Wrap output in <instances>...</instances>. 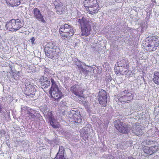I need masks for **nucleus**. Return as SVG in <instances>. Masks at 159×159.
I'll return each mask as SVG.
<instances>
[{
  "label": "nucleus",
  "instance_id": "f257e3e1",
  "mask_svg": "<svg viewBox=\"0 0 159 159\" xmlns=\"http://www.w3.org/2000/svg\"><path fill=\"white\" fill-rule=\"evenodd\" d=\"M46 55L48 57L56 59L60 54V49L53 42H50L44 48Z\"/></svg>",
  "mask_w": 159,
  "mask_h": 159
},
{
  "label": "nucleus",
  "instance_id": "f03ea898",
  "mask_svg": "<svg viewBox=\"0 0 159 159\" xmlns=\"http://www.w3.org/2000/svg\"><path fill=\"white\" fill-rule=\"evenodd\" d=\"M52 86L49 91V93L51 97L52 100L58 101L61 99L62 96V93L59 89L58 83L51 79Z\"/></svg>",
  "mask_w": 159,
  "mask_h": 159
},
{
  "label": "nucleus",
  "instance_id": "7ed1b4c3",
  "mask_svg": "<svg viewBox=\"0 0 159 159\" xmlns=\"http://www.w3.org/2000/svg\"><path fill=\"white\" fill-rule=\"evenodd\" d=\"M78 21L80 25L81 35L85 36L89 35L90 33L91 22L87 20L84 17L79 19Z\"/></svg>",
  "mask_w": 159,
  "mask_h": 159
},
{
  "label": "nucleus",
  "instance_id": "20e7f679",
  "mask_svg": "<svg viewBox=\"0 0 159 159\" xmlns=\"http://www.w3.org/2000/svg\"><path fill=\"white\" fill-rule=\"evenodd\" d=\"M84 4L90 14L93 15L98 12L99 7L97 0H85Z\"/></svg>",
  "mask_w": 159,
  "mask_h": 159
},
{
  "label": "nucleus",
  "instance_id": "39448f33",
  "mask_svg": "<svg viewBox=\"0 0 159 159\" xmlns=\"http://www.w3.org/2000/svg\"><path fill=\"white\" fill-rule=\"evenodd\" d=\"M148 41V42L143 41V46L149 52L155 51L159 45V38L153 36L151 37Z\"/></svg>",
  "mask_w": 159,
  "mask_h": 159
},
{
  "label": "nucleus",
  "instance_id": "423d86ee",
  "mask_svg": "<svg viewBox=\"0 0 159 159\" xmlns=\"http://www.w3.org/2000/svg\"><path fill=\"white\" fill-rule=\"evenodd\" d=\"M23 26V24L19 19H12L7 22L5 27L7 30L11 31H16Z\"/></svg>",
  "mask_w": 159,
  "mask_h": 159
},
{
  "label": "nucleus",
  "instance_id": "0eeeda50",
  "mask_svg": "<svg viewBox=\"0 0 159 159\" xmlns=\"http://www.w3.org/2000/svg\"><path fill=\"white\" fill-rule=\"evenodd\" d=\"M61 36L64 38L72 36L74 34L73 27L67 24L61 25L59 30Z\"/></svg>",
  "mask_w": 159,
  "mask_h": 159
},
{
  "label": "nucleus",
  "instance_id": "6e6552de",
  "mask_svg": "<svg viewBox=\"0 0 159 159\" xmlns=\"http://www.w3.org/2000/svg\"><path fill=\"white\" fill-rule=\"evenodd\" d=\"M115 126L119 132L124 134H127L129 132L130 128L125 124L121 122L119 120L114 122Z\"/></svg>",
  "mask_w": 159,
  "mask_h": 159
},
{
  "label": "nucleus",
  "instance_id": "1a4fd4ad",
  "mask_svg": "<svg viewBox=\"0 0 159 159\" xmlns=\"http://www.w3.org/2000/svg\"><path fill=\"white\" fill-rule=\"evenodd\" d=\"M70 91L75 95L77 96L80 101L84 102L85 101L83 91L82 88L79 86L74 85L71 87L70 88Z\"/></svg>",
  "mask_w": 159,
  "mask_h": 159
},
{
  "label": "nucleus",
  "instance_id": "9d476101",
  "mask_svg": "<svg viewBox=\"0 0 159 159\" xmlns=\"http://www.w3.org/2000/svg\"><path fill=\"white\" fill-rule=\"evenodd\" d=\"M123 96H117L116 98V101H119L120 102L125 103L128 102V101L130 100L132 98L131 93H129L127 90H125L122 93Z\"/></svg>",
  "mask_w": 159,
  "mask_h": 159
},
{
  "label": "nucleus",
  "instance_id": "9b49d317",
  "mask_svg": "<svg viewBox=\"0 0 159 159\" xmlns=\"http://www.w3.org/2000/svg\"><path fill=\"white\" fill-rule=\"evenodd\" d=\"M98 99L99 103L103 106L106 105L107 101V93L105 91L101 90L98 94Z\"/></svg>",
  "mask_w": 159,
  "mask_h": 159
},
{
  "label": "nucleus",
  "instance_id": "f8f14e48",
  "mask_svg": "<svg viewBox=\"0 0 159 159\" xmlns=\"http://www.w3.org/2000/svg\"><path fill=\"white\" fill-rule=\"evenodd\" d=\"M159 149V146L155 145L153 146L148 147L145 146L144 148V153L148 155H151L153 153L156 152Z\"/></svg>",
  "mask_w": 159,
  "mask_h": 159
},
{
  "label": "nucleus",
  "instance_id": "ddd939ff",
  "mask_svg": "<svg viewBox=\"0 0 159 159\" xmlns=\"http://www.w3.org/2000/svg\"><path fill=\"white\" fill-rule=\"evenodd\" d=\"M32 12L33 13L35 17L39 21L43 23H46V22L43 18V16L41 13L40 11L37 8L33 9Z\"/></svg>",
  "mask_w": 159,
  "mask_h": 159
},
{
  "label": "nucleus",
  "instance_id": "4468645a",
  "mask_svg": "<svg viewBox=\"0 0 159 159\" xmlns=\"http://www.w3.org/2000/svg\"><path fill=\"white\" fill-rule=\"evenodd\" d=\"M128 61L125 60H122L120 61V62L118 63V65L119 66H120L121 67L124 68L125 70H124V71L123 70H119V71L121 72L122 75H125L127 74L129 70L127 69L128 67Z\"/></svg>",
  "mask_w": 159,
  "mask_h": 159
},
{
  "label": "nucleus",
  "instance_id": "2eb2a0df",
  "mask_svg": "<svg viewBox=\"0 0 159 159\" xmlns=\"http://www.w3.org/2000/svg\"><path fill=\"white\" fill-rule=\"evenodd\" d=\"M70 112L71 114H69V115H70V116H69L70 117H72L75 121L77 122H81V115L78 110L75 111L74 110H72V111H70L69 113Z\"/></svg>",
  "mask_w": 159,
  "mask_h": 159
},
{
  "label": "nucleus",
  "instance_id": "dca6fc26",
  "mask_svg": "<svg viewBox=\"0 0 159 159\" xmlns=\"http://www.w3.org/2000/svg\"><path fill=\"white\" fill-rule=\"evenodd\" d=\"M59 0H56L54 2V4L55 6L56 12L59 14H61L62 13L64 6L62 5V3L60 2L57 3Z\"/></svg>",
  "mask_w": 159,
  "mask_h": 159
},
{
  "label": "nucleus",
  "instance_id": "f3484780",
  "mask_svg": "<svg viewBox=\"0 0 159 159\" xmlns=\"http://www.w3.org/2000/svg\"><path fill=\"white\" fill-rule=\"evenodd\" d=\"M40 82L43 88H46L50 85V81L46 77H42L40 79Z\"/></svg>",
  "mask_w": 159,
  "mask_h": 159
},
{
  "label": "nucleus",
  "instance_id": "a211bd4d",
  "mask_svg": "<svg viewBox=\"0 0 159 159\" xmlns=\"http://www.w3.org/2000/svg\"><path fill=\"white\" fill-rule=\"evenodd\" d=\"M49 121L50 124L54 129H59L61 126L59 123L54 118L50 120Z\"/></svg>",
  "mask_w": 159,
  "mask_h": 159
},
{
  "label": "nucleus",
  "instance_id": "6ab92c4d",
  "mask_svg": "<svg viewBox=\"0 0 159 159\" xmlns=\"http://www.w3.org/2000/svg\"><path fill=\"white\" fill-rule=\"evenodd\" d=\"M7 5L13 7L17 6L20 4V0H6Z\"/></svg>",
  "mask_w": 159,
  "mask_h": 159
},
{
  "label": "nucleus",
  "instance_id": "aec40b11",
  "mask_svg": "<svg viewBox=\"0 0 159 159\" xmlns=\"http://www.w3.org/2000/svg\"><path fill=\"white\" fill-rule=\"evenodd\" d=\"M42 112L44 116L48 119L49 120L54 118L52 111H50L49 110L47 111V110H43Z\"/></svg>",
  "mask_w": 159,
  "mask_h": 159
},
{
  "label": "nucleus",
  "instance_id": "412c9836",
  "mask_svg": "<svg viewBox=\"0 0 159 159\" xmlns=\"http://www.w3.org/2000/svg\"><path fill=\"white\" fill-rule=\"evenodd\" d=\"M133 133L136 135H139L142 133V129L139 125H136L135 128H134L132 130Z\"/></svg>",
  "mask_w": 159,
  "mask_h": 159
},
{
  "label": "nucleus",
  "instance_id": "4be33fe9",
  "mask_svg": "<svg viewBox=\"0 0 159 159\" xmlns=\"http://www.w3.org/2000/svg\"><path fill=\"white\" fill-rule=\"evenodd\" d=\"M152 80L155 84L159 85V72L154 73Z\"/></svg>",
  "mask_w": 159,
  "mask_h": 159
},
{
  "label": "nucleus",
  "instance_id": "5701e85b",
  "mask_svg": "<svg viewBox=\"0 0 159 159\" xmlns=\"http://www.w3.org/2000/svg\"><path fill=\"white\" fill-rule=\"evenodd\" d=\"M26 91H27L28 93V94L27 95L31 97H33L34 95V92L36 91V89L35 87L32 88L31 89H26Z\"/></svg>",
  "mask_w": 159,
  "mask_h": 159
},
{
  "label": "nucleus",
  "instance_id": "b1692460",
  "mask_svg": "<svg viewBox=\"0 0 159 159\" xmlns=\"http://www.w3.org/2000/svg\"><path fill=\"white\" fill-rule=\"evenodd\" d=\"M75 64L77 65L78 67L80 69V70L81 71H83V72H85V73H87V70L82 67L81 62L78 61H76V62Z\"/></svg>",
  "mask_w": 159,
  "mask_h": 159
},
{
  "label": "nucleus",
  "instance_id": "393cba45",
  "mask_svg": "<svg viewBox=\"0 0 159 159\" xmlns=\"http://www.w3.org/2000/svg\"><path fill=\"white\" fill-rule=\"evenodd\" d=\"M64 152L65 149L64 147L62 146H60L59 147V151L57 153V155H64Z\"/></svg>",
  "mask_w": 159,
  "mask_h": 159
},
{
  "label": "nucleus",
  "instance_id": "a878e982",
  "mask_svg": "<svg viewBox=\"0 0 159 159\" xmlns=\"http://www.w3.org/2000/svg\"><path fill=\"white\" fill-rule=\"evenodd\" d=\"M145 142L147 144L152 145L155 144L156 141H152L149 139H147L146 140Z\"/></svg>",
  "mask_w": 159,
  "mask_h": 159
},
{
  "label": "nucleus",
  "instance_id": "bb28decb",
  "mask_svg": "<svg viewBox=\"0 0 159 159\" xmlns=\"http://www.w3.org/2000/svg\"><path fill=\"white\" fill-rule=\"evenodd\" d=\"M54 159H68L64 157V155H57L56 157L54 158Z\"/></svg>",
  "mask_w": 159,
  "mask_h": 159
},
{
  "label": "nucleus",
  "instance_id": "cd10ccee",
  "mask_svg": "<svg viewBox=\"0 0 159 159\" xmlns=\"http://www.w3.org/2000/svg\"><path fill=\"white\" fill-rule=\"evenodd\" d=\"M26 89H28L29 88L31 89L32 88L34 87V86L33 84L32 83L30 84V83H26L25 84Z\"/></svg>",
  "mask_w": 159,
  "mask_h": 159
},
{
  "label": "nucleus",
  "instance_id": "c85d7f7f",
  "mask_svg": "<svg viewBox=\"0 0 159 159\" xmlns=\"http://www.w3.org/2000/svg\"><path fill=\"white\" fill-rule=\"evenodd\" d=\"M88 133H85V134L84 133H83V134H82V137L83 139H84L85 141H86V140H87L88 137Z\"/></svg>",
  "mask_w": 159,
  "mask_h": 159
},
{
  "label": "nucleus",
  "instance_id": "c756f323",
  "mask_svg": "<svg viewBox=\"0 0 159 159\" xmlns=\"http://www.w3.org/2000/svg\"><path fill=\"white\" fill-rule=\"evenodd\" d=\"M31 42L32 43V44H34V42L35 40V39L34 37H32L31 39H30Z\"/></svg>",
  "mask_w": 159,
  "mask_h": 159
},
{
  "label": "nucleus",
  "instance_id": "7c9ffc66",
  "mask_svg": "<svg viewBox=\"0 0 159 159\" xmlns=\"http://www.w3.org/2000/svg\"><path fill=\"white\" fill-rule=\"evenodd\" d=\"M30 116L31 118L33 119L35 118V116L33 114L31 113L30 114Z\"/></svg>",
  "mask_w": 159,
  "mask_h": 159
},
{
  "label": "nucleus",
  "instance_id": "2f4dec72",
  "mask_svg": "<svg viewBox=\"0 0 159 159\" xmlns=\"http://www.w3.org/2000/svg\"><path fill=\"white\" fill-rule=\"evenodd\" d=\"M114 1H115V2H120L121 1V0H113Z\"/></svg>",
  "mask_w": 159,
  "mask_h": 159
},
{
  "label": "nucleus",
  "instance_id": "473e14b6",
  "mask_svg": "<svg viewBox=\"0 0 159 159\" xmlns=\"http://www.w3.org/2000/svg\"><path fill=\"white\" fill-rule=\"evenodd\" d=\"M23 108H25V109H27L26 107H24Z\"/></svg>",
  "mask_w": 159,
  "mask_h": 159
},
{
  "label": "nucleus",
  "instance_id": "72a5a7b5",
  "mask_svg": "<svg viewBox=\"0 0 159 159\" xmlns=\"http://www.w3.org/2000/svg\"><path fill=\"white\" fill-rule=\"evenodd\" d=\"M23 108L22 107L21 108V109H22Z\"/></svg>",
  "mask_w": 159,
  "mask_h": 159
},
{
  "label": "nucleus",
  "instance_id": "f704fd0d",
  "mask_svg": "<svg viewBox=\"0 0 159 159\" xmlns=\"http://www.w3.org/2000/svg\"><path fill=\"white\" fill-rule=\"evenodd\" d=\"M89 66V67H91V69H92V68H92V67H90V66Z\"/></svg>",
  "mask_w": 159,
  "mask_h": 159
},
{
  "label": "nucleus",
  "instance_id": "c9c22d12",
  "mask_svg": "<svg viewBox=\"0 0 159 159\" xmlns=\"http://www.w3.org/2000/svg\"><path fill=\"white\" fill-rule=\"evenodd\" d=\"M84 65V64H83ZM85 65V64H84V65Z\"/></svg>",
  "mask_w": 159,
  "mask_h": 159
},
{
  "label": "nucleus",
  "instance_id": "e433bc0d",
  "mask_svg": "<svg viewBox=\"0 0 159 159\" xmlns=\"http://www.w3.org/2000/svg\"><path fill=\"white\" fill-rule=\"evenodd\" d=\"M1 110H0V111H1Z\"/></svg>",
  "mask_w": 159,
  "mask_h": 159
}]
</instances>
